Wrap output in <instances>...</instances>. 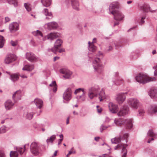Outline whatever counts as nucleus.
<instances>
[{
    "label": "nucleus",
    "instance_id": "nucleus-62",
    "mask_svg": "<svg viewBox=\"0 0 157 157\" xmlns=\"http://www.w3.org/2000/svg\"><path fill=\"white\" fill-rule=\"evenodd\" d=\"M6 22H8L10 21V19L8 17H6L5 18Z\"/></svg>",
    "mask_w": 157,
    "mask_h": 157
},
{
    "label": "nucleus",
    "instance_id": "nucleus-63",
    "mask_svg": "<svg viewBox=\"0 0 157 157\" xmlns=\"http://www.w3.org/2000/svg\"><path fill=\"white\" fill-rule=\"evenodd\" d=\"M59 57L58 56H56L54 57V61H55L56 60L59 59Z\"/></svg>",
    "mask_w": 157,
    "mask_h": 157
},
{
    "label": "nucleus",
    "instance_id": "nucleus-26",
    "mask_svg": "<svg viewBox=\"0 0 157 157\" xmlns=\"http://www.w3.org/2000/svg\"><path fill=\"white\" fill-rule=\"evenodd\" d=\"M49 29L51 30L52 29H56L58 27V24L55 22H49L47 24Z\"/></svg>",
    "mask_w": 157,
    "mask_h": 157
},
{
    "label": "nucleus",
    "instance_id": "nucleus-1",
    "mask_svg": "<svg viewBox=\"0 0 157 157\" xmlns=\"http://www.w3.org/2000/svg\"><path fill=\"white\" fill-rule=\"evenodd\" d=\"M93 66L95 72L101 74L103 71V66L99 58H95L93 62Z\"/></svg>",
    "mask_w": 157,
    "mask_h": 157
},
{
    "label": "nucleus",
    "instance_id": "nucleus-58",
    "mask_svg": "<svg viewBox=\"0 0 157 157\" xmlns=\"http://www.w3.org/2000/svg\"><path fill=\"white\" fill-rule=\"evenodd\" d=\"M58 52L59 53H62V52H65V50L64 48H61V49H60L59 50Z\"/></svg>",
    "mask_w": 157,
    "mask_h": 157
},
{
    "label": "nucleus",
    "instance_id": "nucleus-41",
    "mask_svg": "<svg viewBox=\"0 0 157 157\" xmlns=\"http://www.w3.org/2000/svg\"><path fill=\"white\" fill-rule=\"evenodd\" d=\"M124 81L121 78L119 77L117 78L116 82V84L117 85H121L124 83Z\"/></svg>",
    "mask_w": 157,
    "mask_h": 157
},
{
    "label": "nucleus",
    "instance_id": "nucleus-34",
    "mask_svg": "<svg viewBox=\"0 0 157 157\" xmlns=\"http://www.w3.org/2000/svg\"><path fill=\"white\" fill-rule=\"evenodd\" d=\"M51 0H41V2L44 6L48 7L49 6L51 3Z\"/></svg>",
    "mask_w": 157,
    "mask_h": 157
},
{
    "label": "nucleus",
    "instance_id": "nucleus-35",
    "mask_svg": "<svg viewBox=\"0 0 157 157\" xmlns=\"http://www.w3.org/2000/svg\"><path fill=\"white\" fill-rule=\"evenodd\" d=\"M34 68V66L33 65H26L25 67H24L22 68L23 70H26L28 71H32Z\"/></svg>",
    "mask_w": 157,
    "mask_h": 157
},
{
    "label": "nucleus",
    "instance_id": "nucleus-6",
    "mask_svg": "<svg viewBox=\"0 0 157 157\" xmlns=\"http://www.w3.org/2000/svg\"><path fill=\"white\" fill-rule=\"evenodd\" d=\"M63 41L61 39H57L55 43L54 47L51 49L48 48V52H52L56 54L57 52L58 49L60 47Z\"/></svg>",
    "mask_w": 157,
    "mask_h": 157
},
{
    "label": "nucleus",
    "instance_id": "nucleus-29",
    "mask_svg": "<svg viewBox=\"0 0 157 157\" xmlns=\"http://www.w3.org/2000/svg\"><path fill=\"white\" fill-rule=\"evenodd\" d=\"M94 42H92V43H91L90 41L88 42V49L90 51H91L92 52H94L97 49L96 47L93 44Z\"/></svg>",
    "mask_w": 157,
    "mask_h": 157
},
{
    "label": "nucleus",
    "instance_id": "nucleus-7",
    "mask_svg": "<svg viewBox=\"0 0 157 157\" xmlns=\"http://www.w3.org/2000/svg\"><path fill=\"white\" fill-rule=\"evenodd\" d=\"M59 71L60 73L63 75V76L65 79L71 78L72 73L68 69L66 68H62L59 70Z\"/></svg>",
    "mask_w": 157,
    "mask_h": 157
},
{
    "label": "nucleus",
    "instance_id": "nucleus-46",
    "mask_svg": "<svg viewBox=\"0 0 157 157\" xmlns=\"http://www.w3.org/2000/svg\"><path fill=\"white\" fill-rule=\"evenodd\" d=\"M147 135L151 137H153L155 135V134L154 133L153 130L151 129L149 130L147 133Z\"/></svg>",
    "mask_w": 157,
    "mask_h": 157
},
{
    "label": "nucleus",
    "instance_id": "nucleus-30",
    "mask_svg": "<svg viewBox=\"0 0 157 157\" xmlns=\"http://www.w3.org/2000/svg\"><path fill=\"white\" fill-rule=\"evenodd\" d=\"M43 13L47 16L46 19H49L52 18V14L51 12H49L47 9H44Z\"/></svg>",
    "mask_w": 157,
    "mask_h": 157
},
{
    "label": "nucleus",
    "instance_id": "nucleus-64",
    "mask_svg": "<svg viewBox=\"0 0 157 157\" xmlns=\"http://www.w3.org/2000/svg\"><path fill=\"white\" fill-rule=\"evenodd\" d=\"M63 140L62 139H60L59 140V142L58 143V145H59L61 143L62 141Z\"/></svg>",
    "mask_w": 157,
    "mask_h": 157
},
{
    "label": "nucleus",
    "instance_id": "nucleus-31",
    "mask_svg": "<svg viewBox=\"0 0 157 157\" xmlns=\"http://www.w3.org/2000/svg\"><path fill=\"white\" fill-rule=\"evenodd\" d=\"M128 146L127 144H125L124 146H123L122 149V157H126L127 153V151L126 149Z\"/></svg>",
    "mask_w": 157,
    "mask_h": 157
},
{
    "label": "nucleus",
    "instance_id": "nucleus-13",
    "mask_svg": "<svg viewBox=\"0 0 157 157\" xmlns=\"http://www.w3.org/2000/svg\"><path fill=\"white\" fill-rule=\"evenodd\" d=\"M129 112V108L126 105H124L121 108L117 113L118 116H124L128 114Z\"/></svg>",
    "mask_w": 157,
    "mask_h": 157
},
{
    "label": "nucleus",
    "instance_id": "nucleus-61",
    "mask_svg": "<svg viewBox=\"0 0 157 157\" xmlns=\"http://www.w3.org/2000/svg\"><path fill=\"white\" fill-rule=\"evenodd\" d=\"M69 154H75L76 153V151H70L69 152Z\"/></svg>",
    "mask_w": 157,
    "mask_h": 157
},
{
    "label": "nucleus",
    "instance_id": "nucleus-19",
    "mask_svg": "<svg viewBox=\"0 0 157 157\" xmlns=\"http://www.w3.org/2000/svg\"><path fill=\"white\" fill-rule=\"evenodd\" d=\"M109 107L110 111L113 113H116L118 110V105L113 104L112 103H109Z\"/></svg>",
    "mask_w": 157,
    "mask_h": 157
},
{
    "label": "nucleus",
    "instance_id": "nucleus-42",
    "mask_svg": "<svg viewBox=\"0 0 157 157\" xmlns=\"http://www.w3.org/2000/svg\"><path fill=\"white\" fill-rule=\"evenodd\" d=\"M34 113H27L26 114V118L29 120H31L33 117Z\"/></svg>",
    "mask_w": 157,
    "mask_h": 157
},
{
    "label": "nucleus",
    "instance_id": "nucleus-22",
    "mask_svg": "<svg viewBox=\"0 0 157 157\" xmlns=\"http://www.w3.org/2000/svg\"><path fill=\"white\" fill-rule=\"evenodd\" d=\"M119 4L118 2H112L109 5V10L110 11L111 10L116 11L115 10V9H117L119 7Z\"/></svg>",
    "mask_w": 157,
    "mask_h": 157
},
{
    "label": "nucleus",
    "instance_id": "nucleus-21",
    "mask_svg": "<svg viewBox=\"0 0 157 157\" xmlns=\"http://www.w3.org/2000/svg\"><path fill=\"white\" fill-rule=\"evenodd\" d=\"M14 103L11 100H8L5 103V106L6 110H10L13 108Z\"/></svg>",
    "mask_w": 157,
    "mask_h": 157
},
{
    "label": "nucleus",
    "instance_id": "nucleus-8",
    "mask_svg": "<svg viewBox=\"0 0 157 157\" xmlns=\"http://www.w3.org/2000/svg\"><path fill=\"white\" fill-rule=\"evenodd\" d=\"M9 29L11 33H14L18 31L19 29V23L17 22H14L10 24Z\"/></svg>",
    "mask_w": 157,
    "mask_h": 157
},
{
    "label": "nucleus",
    "instance_id": "nucleus-20",
    "mask_svg": "<svg viewBox=\"0 0 157 157\" xmlns=\"http://www.w3.org/2000/svg\"><path fill=\"white\" fill-rule=\"evenodd\" d=\"M126 94V93H123L119 94L117 95L116 99L119 104H120L122 103L125 100L126 98L125 95Z\"/></svg>",
    "mask_w": 157,
    "mask_h": 157
},
{
    "label": "nucleus",
    "instance_id": "nucleus-54",
    "mask_svg": "<svg viewBox=\"0 0 157 157\" xmlns=\"http://www.w3.org/2000/svg\"><path fill=\"white\" fill-rule=\"evenodd\" d=\"M131 56L132 58L136 59L138 57V55L137 54H136L135 53H133V54L131 55Z\"/></svg>",
    "mask_w": 157,
    "mask_h": 157
},
{
    "label": "nucleus",
    "instance_id": "nucleus-33",
    "mask_svg": "<svg viewBox=\"0 0 157 157\" xmlns=\"http://www.w3.org/2000/svg\"><path fill=\"white\" fill-rule=\"evenodd\" d=\"M10 79L13 82H15L17 80L19 79V77L17 74H13L10 75Z\"/></svg>",
    "mask_w": 157,
    "mask_h": 157
},
{
    "label": "nucleus",
    "instance_id": "nucleus-23",
    "mask_svg": "<svg viewBox=\"0 0 157 157\" xmlns=\"http://www.w3.org/2000/svg\"><path fill=\"white\" fill-rule=\"evenodd\" d=\"M149 113L151 114H154L157 112V105H153L150 106L148 109Z\"/></svg>",
    "mask_w": 157,
    "mask_h": 157
},
{
    "label": "nucleus",
    "instance_id": "nucleus-37",
    "mask_svg": "<svg viewBox=\"0 0 157 157\" xmlns=\"http://www.w3.org/2000/svg\"><path fill=\"white\" fill-rule=\"evenodd\" d=\"M56 138V136L55 135H52L50 138L46 140V142L48 144L49 143H52Z\"/></svg>",
    "mask_w": 157,
    "mask_h": 157
},
{
    "label": "nucleus",
    "instance_id": "nucleus-12",
    "mask_svg": "<svg viewBox=\"0 0 157 157\" xmlns=\"http://www.w3.org/2000/svg\"><path fill=\"white\" fill-rule=\"evenodd\" d=\"M72 92L71 89L70 88H68L63 94V99L67 101H69L71 98Z\"/></svg>",
    "mask_w": 157,
    "mask_h": 157
},
{
    "label": "nucleus",
    "instance_id": "nucleus-28",
    "mask_svg": "<svg viewBox=\"0 0 157 157\" xmlns=\"http://www.w3.org/2000/svg\"><path fill=\"white\" fill-rule=\"evenodd\" d=\"M100 90V89L99 86L98 85H95L94 86L90 88L89 89V91L96 94H98Z\"/></svg>",
    "mask_w": 157,
    "mask_h": 157
},
{
    "label": "nucleus",
    "instance_id": "nucleus-47",
    "mask_svg": "<svg viewBox=\"0 0 157 157\" xmlns=\"http://www.w3.org/2000/svg\"><path fill=\"white\" fill-rule=\"evenodd\" d=\"M85 93L86 92L82 93V94L81 95L79 96V98L81 99V100L82 101H84L85 100Z\"/></svg>",
    "mask_w": 157,
    "mask_h": 157
},
{
    "label": "nucleus",
    "instance_id": "nucleus-15",
    "mask_svg": "<svg viewBox=\"0 0 157 157\" xmlns=\"http://www.w3.org/2000/svg\"><path fill=\"white\" fill-rule=\"evenodd\" d=\"M129 136L128 134V133H125L124 134L123 136H122L121 135H119L118 137H115V141L116 142V144L117 143H119L121 142V140H125L126 144H127L128 141V138Z\"/></svg>",
    "mask_w": 157,
    "mask_h": 157
},
{
    "label": "nucleus",
    "instance_id": "nucleus-36",
    "mask_svg": "<svg viewBox=\"0 0 157 157\" xmlns=\"http://www.w3.org/2000/svg\"><path fill=\"white\" fill-rule=\"evenodd\" d=\"M98 95L99 99L100 101H101L103 99L105 98V92L102 89L100 91V93Z\"/></svg>",
    "mask_w": 157,
    "mask_h": 157
},
{
    "label": "nucleus",
    "instance_id": "nucleus-10",
    "mask_svg": "<svg viewBox=\"0 0 157 157\" xmlns=\"http://www.w3.org/2000/svg\"><path fill=\"white\" fill-rule=\"evenodd\" d=\"M128 105L132 108L134 109H137L139 105V101L136 98H130L128 101Z\"/></svg>",
    "mask_w": 157,
    "mask_h": 157
},
{
    "label": "nucleus",
    "instance_id": "nucleus-59",
    "mask_svg": "<svg viewBox=\"0 0 157 157\" xmlns=\"http://www.w3.org/2000/svg\"><path fill=\"white\" fill-rule=\"evenodd\" d=\"M0 132L1 133H4L6 132L5 129L4 128H2L0 129Z\"/></svg>",
    "mask_w": 157,
    "mask_h": 157
},
{
    "label": "nucleus",
    "instance_id": "nucleus-51",
    "mask_svg": "<svg viewBox=\"0 0 157 157\" xmlns=\"http://www.w3.org/2000/svg\"><path fill=\"white\" fill-rule=\"evenodd\" d=\"M125 145L124 144L122 145V144H118L117 146H116L115 147L114 149L116 150L117 148H122L123 146H124Z\"/></svg>",
    "mask_w": 157,
    "mask_h": 157
},
{
    "label": "nucleus",
    "instance_id": "nucleus-38",
    "mask_svg": "<svg viewBox=\"0 0 157 157\" xmlns=\"http://www.w3.org/2000/svg\"><path fill=\"white\" fill-rule=\"evenodd\" d=\"M5 40L4 37L0 35V48H2L4 45Z\"/></svg>",
    "mask_w": 157,
    "mask_h": 157
},
{
    "label": "nucleus",
    "instance_id": "nucleus-39",
    "mask_svg": "<svg viewBox=\"0 0 157 157\" xmlns=\"http://www.w3.org/2000/svg\"><path fill=\"white\" fill-rule=\"evenodd\" d=\"M98 94H95L94 93H92V92H91L89 91L88 96L89 98L91 99H93L94 97H97L98 96Z\"/></svg>",
    "mask_w": 157,
    "mask_h": 157
},
{
    "label": "nucleus",
    "instance_id": "nucleus-17",
    "mask_svg": "<svg viewBox=\"0 0 157 157\" xmlns=\"http://www.w3.org/2000/svg\"><path fill=\"white\" fill-rule=\"evenodd\" d=\"M21 95L20 90L17 91L13 94L12 98L15 102H17L19 100L21 99Z\"/></svg>",
    "mask_w": 157,
    "mask_h": 157
},
{
    "label": "nucleus",
    "instance_id": "nucleus-27",
    "mask_svg": "<svg viewBox=\"0 0 157 157\" xmlns=\"http://www.w3.org/2000/svg\"><path fill=\"white\" fill-rule=\"evenodd\" d=\"M34 102L35 103L37 107L39 109H40L43 106V101L40 99L38 98L35 99L34 100Z\"/></svg>",
    "mask_w": 157,
    "mask_h": 157
},
{
    "label": "nucleus",
    "instance_id": "nucleus-9",
    "mask_svg": "<svg viewBox=\"0 0 157 157\" xmlns=\"http://www.w3.org/2000/svg\"><path fill=\"white\" fill-rule=\"evenodd\" d=\"M111 13L114 15V18L117 21H121L123 20L124 17V15L120 11H112Z\"/></svg>",
    "mask_w": 157,
    "mask_h": 157
},
{
    "label": "nucleus",
    "instance_id": "nucleus-43",
    "mask_svg": "<svg viewBox=\"0 0 157 157\" xmlns=\"http://www.w3.org/2000/svg\"><path fill=\"white\" fill-rule=\"evenodd\" d=\"M155 150L153 148H147L145 150V151L149 154H152L154 153Z\"/></svg>",
    "mask_w": 157,
    "mask_h": 157
},
{
    "label": "nucleus",
    "instance_id": "nucleus-5",
    "mask_svg": "<svg viewBox=\"0 0 157 157\" xmlns=\"http://www.w3.org/2000/svg\"><path fill=\"white\" fill-rule=\"evenodd\" d=\"M30 150L32 154L35 155H38L40 152L39 145L38 143L33 142L30 146Z\"/></svg>",
    "mask_w": 157,
    "mask_h": 157
},
{
    "label": "nucleus",
    "instance_id": "nucleus-3",
    "mask_svg": "<svg viewBox=\"0 0 157 157\" xmlns=\"http://www.w3.org/2000/svg\"><path fill=\"white\" fill-rule=\"evenodd\" d=\"M114 122L116 125L121 126L123 124L127 129H130L133 127L132 120L127 119L121 120V119H115Z\"/></svg>",
    "mask_w": 157,
    "mask_h": 157
},
{
    "label": "nucleus",
    "instance_id": "nucleus-2",
    "mask_svg": "<svg viewBox=\"0 0 157 157\" xmlns=\"http://www.w3.org/2000/svg\"><path fill=\"white\" fill-rule=\"evenodd\" d=\"M136 79L139 82L144 84L150 81H155V77H149L147 75L140 73L136 77Z\"/></svg>",
    "mask_w": 157,
    "mask_h": 157
},
{
    "label": "nucleus",
    "instance_id": "nucleus-25",
    "mask_svg": "<svg viewBox=\"0 0 157 157\" xmlns=\"http://www.w3.org/2000/svg\"><path fill=\"white\" fill-rule=\"evenodd\" d=\"M73 8L77 10H79V3L78 0H71Z\"/></svg>",
    "mask_w": 157,
    "mask_h": 157
},
{
    "label": "nucleus",
    "instance_id": "nucleus-60",
    "mask_svg": "<svg viewBox=\"0 0 157 157\" xmlns=\"http://www.w3.org/2000/svg\"><path fill=\"white\" fill-rule=\"evenodd\" d=\"M115 138H114L112 139L111 140V141L112 144H116V142L115 141Z\"/></svg>",
    "mask_w": 157,
    "mask_h": 157
},
{
    "label": "nucleus",
    "instance_id": "nucleus-24",
    "mask_svg": "<svg viewBox=\"0 0 157 157\" xmlns=\"http://www.w3.org/2000/svg\"><path fill=\"white\" fill-rule=\"evenodd\" d=\"M140 8V10L144 12H147L149 11L151 12L154 11V10L151 11L149 6L146 4H144L143 6H141Z\"/></svg>",
    "mask_w": 157,
    "mask_h": 157
},
{
    "label": "nucleus",
    "instance_id": "nucleus-14",
    "mask_svg": "<svg viewBox=\"0 0 157 157\" xmlns=\"http://www.w3.org/2000/svg\"><path fill=\"white\" fill-rule=\"evenodd\" d=\"M148 93L151 98L157 100V88H156L154 87L151 88Z\"/></svg>",
    "mask_w": 157,
    "mask_h": 157
},
{
    "label": "nucleus",
    "instance_id": "nucleus-56",
    "mask_svg": "<svg viewBox=\"0 0 157 157\" xmlns=\"http://www.w3.org/2000/svg\"><path fill=\"white\" fill-rule=\"evenodd\" d=\"M5 155L4 152L0 150V157H5Z\"/></svg>",
    "mask_w": 157,
    "mask_h": 157
},
{
    "label": "nucleus",
    "instance_id": "nucleus-44",
    "mask_svg": "<svg viewBox=\"0 0 157 157\" xmlns=\"http://www.w3.org/2000/svg\"><path fill=\"white\" fill-rule=\"evenodd\" d=\"M33 34L35 36H43V34L39 30H37L36 31H34L33 33Z\"/></svg>",
    "mask_w": 157,
    "mask_h": 157
},
{
    "label": "nucleus",
    "instance_id": "nucleus-57",
    "mask_svg": "<svg viewBox=\"0 0 157 157\" xmlns=\"http://www.w3.org/2000/svg\"><path fill=\"white\" fill-rule=\"evenodd\" d=\"M102 109L100 107L99 108L97 109V111L98 113H101L102 112Z\"/></svg>",
    "mask_w": 157,
    "mask_h": 157
},
{
    "label": "nucleus",
    "instance_id": "nucleus-50",
    "mask_svg": "<svg viewBox=\"0 0 157 157\" xmlns=\"http://www.w3.org/2000/svg\"><path fill=\"white\" fill-rule=\"evenodd\" d=\"M108 127L105 126L103 124H102L100 128V132H102L104 130L106 129Z\"/></svg>",
    "mask_w": 157,
    "mask_h": 157
},
{
    "label": "nucleus",
    "instance_id": "nucleus-18",
    "mask_svg": "<svg viewBox=\"0 0 157 157\" xmlns=\"http://www.w3.org/2000/svg\"><path fill=\"white\" fill-rule=\"evenodd\" d=\"M59 34L57 33H51L45 37V39L52 40L59 36Z\"/></svg>",
    "mask_w": 157,
    "mask_h": 157
},
{
    "label": "nucleus",
    "instance_id": "nucleus-11",
    "mask_svg": "<svg viewBox=\"0 0 157 157\" xmlns=\"http://www.w3.org/2000/svg\"><path fill=\"white\" fill-rule=\"evenodd\" d=\"M26 58L30 61L32 62H36L39 60V58L31 52H27L26 54Z\"/></svg>",
    "mask_w": 157,
    "mask_h": 157
},
{
    "label": "nucleus",
    "instance_id": "nucleus-49",
    "mask_svg": "<svg viewBox=\"0 0 157 157\" xmlns=\"http://www.w3.org/2000/svg\"><path fill=\"white\" fill-rule=\"evenodd\" d=\"M39 147L40 150V152L41 151L45 150L47 148L44 145H39Z\"/></svg>",
    "mask_w": 157,
    "mask_h": 157
},
{
    "label": "nucleus",
    "instance_id": "nucleus-4",
    "mask_svg": "<svg viewBox=\"0 0 157 157\" xmlns=\"http://www.w3.org/2000/svg\"><path fill=\"white\" fill-rule=\"evenodd\" d=\"M29 143L25 144L23 148L22 147H17L16 151H11L10 154V157H17L18 155L20 154L22 155L26 149L29 148Z\"/></svg>",
    "mask_w": 157,
    "mask_h": 157
},
{
    "label": "nucleus",
    "instance_id": "nucleus-40",
    "mask_svg": "<svg viewBox=\"0 0 157 157\" xmlns=\"http://www.w3.org/2000/svg\"><path fill=\"white\" fill-rule=\"evenodd\" d=\"M9 3L10 4L13 5L15 6H17V0H7Z\"/></svg>",
    "mask_w": 157,
    "mask_h": 157
},
{
    "label": "nucleus",
    "instance_id": "nucleus-16",
    "mask_svg": "<svg viewBox=\"0 0 157 157\" xmlns=\"http://www.w3.org/2000/svg\"><path fill=\"white\" fill-rule=\"evenodd\" d=\"M16 59L15 56L13 54H10L8 55L6 57L5 62L6 63L9 64L14 61Z\"/></svg>",
    "mask_w": 157,
    "mask_h": 157
},
{
    "label": "nucleus",
    "instance_id": "nucleus-48",
    "mask_svg": "<svg viewBox=\"0 0 157 157\" xmlns=\"http://www.w3.org/2000/svg\"><path fill=\"white\" fill-rule=\"evenodd\" d=\"M24 6L28 11L29 12L31 10V8L29 5H27L26 3H25L24 4Z\"/></svg>",
    "mask_w": 157,
    "mask_h": 157
},
{
    "label": "nucleus",
    "instance_id": "nucleus-55",
    "mask_svg": "<svg viewBox=\"0 0 157 157\" xmlns=\"http://www.w3.org/2000/svg\"><path fill=\"white\" fill-rule=\"evenodd\" d=\"M145 18V17H141V19L140 20V24L141 25H142L143 24H144V19Z\"/></svg>",
    "mask_w": 157,
    "mask_h": 157
},
{
    "label": "nucleus",
    "instance_id": "nucleus-32",
    "mask_svg": "<svg viewBox=\"0 0 157 157\" xmlns=\"http://www.w3.org/2000/svg\"><path fill=\"white\" fill-rule=\"evenodd\" d=\"M49 86L52 87V90L54 92H56L57 89V85L56 84V81H53L52 83L49 85Z\"/></svg>",
    "mask_w": 157,
    "mask_h": 157
},
{
    "label": "nucleus",
    "instance_id": "nucleus-45",
    "mask_svg": "<svg viewBox=\"0 0 157 157\" xmlns=\"http://www.w3.org/2000/svg\"><path fill=\"white\" fill-rule=\"evenodd\" d=\"M81 91H82V93H85V92L84 91V89L82 88H79L76 89L74 92V94H77L79 93Z\"/></svg>",
    "mask_w": 157,
    "mask_h": 157
},
{
    "label": "nucleus",
    "instance_id": "nucleus-53",
    "mask_svg": "<svg viewBox=\"0 0 157 157\" xmlns=\"http://www.w3.org/2000/svg\"><path fill=\"white\" fill-rule=\"evenodd\" d=\"M139 114L140 116H142L143 115L144 113V110L143 109H140L139 110Z\"/></svg>",
    "mask_w": 157,
    "mask_h": 157
},
{
    "label": "nucleus",
    "instance_id": "nucleus-52",
    "mask_svg": "<svg viewBox=\"0 0 157 157\" xmlns=\"http://www.w3.org/2000/svg\"><path fill=\"white\" fill-rule=\"evenodd\" d=\"M12 46H15L17 44V41H13V40H11L10 42Z\"/></svg>",
    "mask_w": 157,
    "mask_h": 157
}]
</instances>
